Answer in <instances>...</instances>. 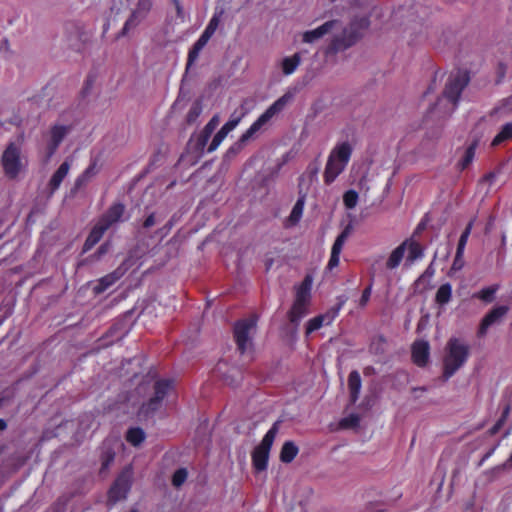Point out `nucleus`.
Returning a JSON list of instances; mask_svg holds the SVG:
<instances>
[{
    "label": "nucleus",
    "instance_id": "f257e3e1",
    "mask_svg": "<svg viewBox=\"0 0 512 512\" xmlns=\"http://www.w3.org/2000/svg\"><path fill=\"white\" fill-rule=\"evenodd\" d=\"M290 100L291 96L284 94L271 104L240 136L239 140L228 149L226 157H232L238 154L245 144L252 139L264 125H266L275 115L279 114L285 108Z\"/></svg>",
    "mask_w": 512,
    "mask_h": 512
},
{
    "label": "nucleus",
    "instance_id": "f03ea898",
    "mask_svg": "<svg viewBox=\"0 0 512 512\" xmlns=\"http://www.w3.org/2000/svg\"><path fill=\"white\" fill-rule=\"evenodd\" d=\"M470 356L469 344L457 337H451L444 348L443 371L444 381L449 380L467 362Z\"/></svg>",
    "mask_w": 512,
    "mask_h": 512
},
{
    "label": "nucleus",
    "instance_id": "7ed1b4c3",
    "mask_svg": "<svg viewBox=\"0 0 512 512\" xmlns=\"http://www.w3.org/2000/svg\"><path fill=\"white\" fill-rule=\"evenodd\" d=\"M1 164L5 176L9 179H16L25 171L26 162L21 157V148L16 143L11 142L2 153Z\"/></svg>",
    "mask_w": 512,
    "mask_h": 512
},
{
    "label": "nucleus",
    "instance_id": "20e7f679",
    "mask_svg": "<svg viewBox=\"0 0 512 512\" xmlns=\"http://www.w3.org/2000/svg\"><path fill=\"white\" fill-rule=\"evenodd\" d=\"M153 7V0H137L129 17L125 21L122 29L118 32L116 38L128 37L135 32L137 27L148 17Z\"/></svg>",
    "mask_w": 512,
    "mask_h": 512
},
{
    "label": "nucleus",
    "instance_id": "39448f33",
    "mask_svg": "<svg viewBox=\"0 0 512 512\" xmlns=\"http://www.w3.org/2000/svg\"><path fill=\"white\" fill-rule=\"evenodd\" d=\"M279 430V422H275L264 435L261 443L252 453V463L257 471H263L267 468L269 452Z\"/></svg>",
    "mask_w": 512,
    "mask_h": 512
},
{
    "label": "nucleus",
    "instance_id": "423d86ee",
    "mask_svg": "<svg viewBox=\"0 0 512 512\" xmlns=\"http://www.w3.org/2000/svg\"><path fill=\"white\" fill-rule=\"evenodd\" d=\"M70 131V125L55 123L49 128V130L46 133L43 134L47 160H49L56 153L60 144L62 143L64 138L69 134Z\"/></svg>",
    "mask_w": 512,
    "mask_h": 512
},
{
    "label": "nucleus",
    "instance_id": "0eeeda50",
    "mask_svg": "<svg viewBox=\"0 0 512 512\" xmlns=\"http://www.w3.org/2000/svg\"><path fill=\"white\" fill-rule=\"evenodd\" d=\"M256 329L255 319L238 321L234 326V337L241 354L246 353L252 346L251 336Z\"/></svg>",
    "mask_w": 512,
    "mask_h": 512
},
{
    "label": "nucleus",
    "instance_id": "6e6552de",
    "mask_svg": "<svg viewBox=\"0 0 512 512\" xmlns=\"http://www.w3.org/2000/svg\"><path fill=\"white\" fill-rule=\"evenodd\" d=\"M133 471L131 467H126L116 478L108 492L109 502L115 504L127 497L131 489Z\"/></svg>",
    "mask_w": 512,
    "mask_h": 512
},
{
    "label": "nucleus",
    "instance_id": "1a4fd4ad",
    "mask_svg": "<svg viewBox=\"0 0 512 512\" xmlns=\"http://www.w3.org/2000/svg\"><path fill=\"white\" fill-rule=\"evenodd\" d=\"M469 77L466 73L457 72L451 75L444 89V97L456 108L462 91L468 85Z\"/></svg>",
    "mask_w": 512,
    "mask_h": 512
},
{
    "label": "nucleus",
    "instance_id": "9d476101",
    "mask_svg": "<svg viewBox=\"0 0 512 512\" xmlns=\"http://www.w3.org/2000/svg\"><path fill=\"white\" fill-rule=\"evenodd\" d=\"M309 299V288L301 287L296 293L295 301L288 314L290 322L296 327L308 313Z\"/></svg>",
    "mask_w": 512,
    "mask_h": 512
},
{
    "label": "nucleus",
    "instance_id": "9b49d317",
    "mask_svg": "<svg viewBox=\"0 0 512 512\" xmlns=\"http://www.w3.org/2000/svg\"><path fill=\"white\" fill-rule=\"evenodd\" d=\"M361 35L356 31L354 25L344 29L342 35L333 38L326 49V54H336L354 45Z\"/></svg>",
    "mask_w": 512,
    "mask_h": 512
},
{
    "label": "nucleus",
    "instance_id": "f8f14e48",
    "mask_svg": "<svg viewBox=\"0 0 512 512\" xmlns=\"http://www.w3.org/2000/svg\"><path fill=\"white\" fill-rule=\"evenodd\" d=\"M172 386V380L165 379L157 381L154 385V396L142 407L145 413L156 411Z\"/></svg>",
    "mask_w": 512,
    "mask_h": 512
},
{
    "label": "nucleus",
    "instance_id": "ddd939ff",
    "mask_svg": "<svg viewBox=\"0 0 512 512\" xmlns=\"http://www.w3.org/2000/svg\"><path fill=\"white\" fill-rule=\"evenodd\" d=\"M129 269L128 261L122 262L113 272L101 277L93 287L95 294H101L121 279Z\"/></svg>",
    "mask_w": 512,
    "mask_h": 512
},
{
    "label": "nucleus",
    "instance_id": "4468645a",
    "mask_svg": "<svg viewBox=\"0 0 512 512\" xmlns=\"http://www.w3.org/2000/svg\"><path fill=\"white\" fill-rule=\"evenodd\" d=\"M509 307L507 305H501L494 307L489 313L485 315L482 319L478 334L480 336H484L489 329L494 324L499 323L508 313Z\"/></svg>",
    "mask_w": 512,
    "mask_h": 512
},
{
    "label": "nucleus",
    "instance_id": "2eb2a0df",
    "mask_svg": "<svg viewBox=\"0 0 512 512\" xmlns=\"http://www.w3.org/2000/svg\"><path fill=\"white\" fill-rule=\"evenodd\" d=\"M351 227L347 226L336 238L331 248L330 259L327 263V270H333L339 265L340 262V254L342 252L343 246L350 235Z\"/></svg>",
    "mask_w": 512,
    "mask_h": 512
},
{
    "label": "nucleus",
    "instance_id": "dca6fc26",
    "mask_svg": "<svg viewBox=\"0 0 512 512\" xmlns=\"http://www.w3.org/2000/svg\"><path fill=\"white\" fill-rule=\"evenodd\" d=\"M338 23L337 20H331L323 23L319 27L305 31L302 34V42L307 44H312L322 39L325 35L332 31V29Z\"/></svg>",
    "mask_w": 512,
    "mask_h": 512
},
{
    "label": "nucleus",
    "instance_id": "f3484780",
    "mask_svg": "<svg viewBox=\"0 0 512 512\" xmlns=\"http://www.w3.org/2000/svg\"><path fill=\"white\" fill-rule=\"evenodd\" d=\"M411 352L412 360L417 366L424 367L428 363L430 357V345L428 341H415L412 345Z\"/></svg>",
    "mask_w": 512,
    "mask_h": 512
},
{
    "label": "nucleus",
    "instance_id": "a211bd4d",
    "mask_svg": "<svg viewBox=\"0 0 512 512\" xmlns=\"http://www.w3.org/2000/svg\"><path fill=\"white\" fill-rule=\"evenodd\" d=\"M124 212L125 206L122 203H115L108 208L99 223L108 230L110 226L121 220Z\"/></svg>",
    "mask_w": 512,
    "mask_h": 512
},
{
    "label": "nucleus",
    "instance_id": "6ab92c4d",
    "mask_svg": "<svg viewBox=\"0 0 512 512\" xmlns=\"http://www.w3.org/2000/svg\"><path fill=\"white\" fill-rule=\"evenodd\" d=\"M346 166L347 165L328 155L323 175L324 182L326 184L333 183L336 178L345 170Z\"/></svg>",
    "mask_w": 512,
    "mask_h": 512
},
{
    "label": "nucleus",
    "instance_id": "aec40b11",
    "mask_svg": "<svg viewBox=\"0 0 512 512\" xmlns=\"http://www.w3.org/2000/svg\"><path fill=\"white\" fill-rule=\"evenodd\" d=\"M353 147L349 141H342L335 144L331 149L329 156L333 157L337 161L348 165L352 156Z\"/></svg>",
    "mask_w": 512,
    "mask_h": 512
},
{
    "label": "nucleus",
    "instance_id": "412c9836",
    "mask_svg": "<svg viewBox=\"0 0 512 512\" xmlns=\"http://www.w3.org/2000/svg\"><path fill=\"white\" fill-rule=\"evenodd\" d=\"M71 164L68 160H65L58 169L54 172L52 175L49 183V197H51L60 187L62 181L65 179V177L68 175L70 170Z\"/></svg>",
    "mask_w": 512,
    "mask_h": 512
},
{
    "label": "nucleus",
    "instance_id": "4be33fe9",
    "mask_svg": "<svg viewBox=\"0 0 512 512\" xmlns=\"http://www.w3.org/2000/svg\"><path fill=\"white\" fill-rule=\"evenodd\" d=\"M106 231L107 229L98 222L86 238L83 246V252H87L92 249L101 240Z\"/></svg>",
    "mask_w": 512,
    "mask_h": 512
},
{
    "label": "nucleus",
    "instance_id": "5701e85b",
    "mask_svg": "<svg viewBox=\"0 0 512 512\" xmlns=\"http://www.w3.org/2000/svg\"><path fill=\"white\" fill-rule=\"evenodd\" d=\"M99 172L97 160H93L90 165L80 174L75 180V188L79 189L85 185L91 178L96 176Z\"/></svg>",
    "mask_w": 512,
    "mask_h": 512
},
{
    "label": "nucleus",
    "instance_id": "b1692460",
    "mask_svg": "<svg viewBox=\"0 0 512 512\" xmlns=\"http://www.w3.org/2000/svg\"><path fill=\"white\" fill-rule=\"evenodd\" d=\"M348 387L350 391L351 402L355 403L360 394L361 390V377L358 371H352L348 377Z\"/></svg>",
    "mask_w": 512,
    "mask_h": 512
},
{
    "label": "nucleus",
    "instance_id": "393cba45",
    "mask_svg": "<svg viewBox=\"0 0 512 512\" xmlns=\"http://www.w3.org/2000/svg\"><path fill=\"white\" fill-rule=\"evenodd\" d=\"M301 63L300 53H295L292 56L285 57L281 61V68L284 75L288 76L293 74Z\"/></svg>",
    "mask_w": 512,
    "mask_h": 512
},
{
    "label": "nucleus",
    "instance_id": "a878e982",
    "mask_svg": "<svg viewBox=\"0 0 512 512\" xmlns=\"http://www.w3.org/2000/svg\"><path fill=\"white\" fill-rule=\"evenodd\" d=\"M406 244L407 242H403L391 252L386 262V267L388 269L392 270L399 266L405 254Z\"/></svg>",
    "mask_w": 512,
    "mask_h": 512
},
{
    "label": "nucleus",
    "instance_id": "bb28decb",
    "mask_svg": "<svg viewBox=\"0 0 512 512\" xmlns=\"http://www.w3.org/2000/svg\"><path fill=\"white\" fill-rule=\"evenodd\" d=\"M299 452L298 447L292 441H286L280 451V460L283 463H290L294 460Z\"/></svg>",
    "mask_w": 512,
    "mask_h": 512
},
{
    "label": "nucleus",
    "instance_id": "cd10ccee",
    "mask_svg": "<svg viewBox=\"0 0 512 512\" xmlns=\"http://www.w3.org/2000/svg\"><path fill=\"white\" fill-rule=\"evenodd\" d=\"M436 258V254L434 255V258L432 262L428 265V267L425 269V271L417 278L415 281V285L418 288L427 289L429 287L430 281L435 275V267H434V260Z\"/></svg>",
    "mask_w": 512,
    "mask_h": 512
},
{
    "label": "nucleus",
    "instance_id": "c85d7f7f",
    "mask_svg": "<svg viewBox=\"0 0 512 512\" xmlns=\"http://www.w3.org/2000/svg\"><path fill=\"white\" fill-rule=\"evenodd\" d=\"M452 297V286L450 283L442 284L435 295V301L440 305L447 304Z\"/></svg>",
    "mask_w": 512,
    "mask_h": 512
},
{
    "label": "nucleus",
    "instance_id": "c756f323",
    "mask_svg": "<svg viewBox=\"0 0 512 512\" xmlns=\"http://www.w3.org/2000/svg\"><path fill=\"white\" fill-rule=\"evenodd\" d=\"M499 289V285H491L485 287L473 295L474 298H478L485 303H491L494 300L495 294Z\"/></svg>",
    "mask_w": 512,
    "mask_h": 512
},
{
    "label": "nucleus",
    "instance_id": "7c9ffc66",
    "mask_svg": "<svg viewBox=\"0 0 512 512\" xmlns=\"http://www.w3.org/2000/svg\"><path fill=\"white\" fill-rule=\"evenodd\" d=\"M126 440L133 446H139L145 440L143 429L136 427L128 430Z\"/></svg>",
    "mask_w": 512,
    "mask_h": 512
},
{
    "label": "nucleus",
    "instance_id": "2f4dec72",
    "mask_svg": "<svg viewBox=\"0 0 512 512\" xmlns=\"http://www.w3.org/2000/svg\"><path fill=\"white\" fill-rule=\"evenodd\" d=\"M509 139H512V123H506L502 126L500 132L492 140L491 145L497 146Z\"/></svg>",
    "mask_w": 512,
    "mask_h": 512
},
{
    "label": "nucleus",
    "instance_id": "473e14b6",
    "mask_svg": "<svg viewBox=\"0 0 512 512\" xmlns=\"http://www.w3.org/2000/svg\"><path fill=\"white\" fill-rule=\"evenodd\" d=\"M304 204H305V197L301 196L296 201L295 205L292 208V211L290 213L289 219L292 224H296L299 222V220L302 217L303 210H304Z\"/></svg>",
    "mask_w": 512,
    "mask_h": 512
},
{
    "label": "nucleus",
    "instance_id": "72a5a7b5",
    "mask_svg": "<svg viewBox=\"0 0 512 512\" xmlns=\"http://www.w3.org/2000/svg\"><path fill=\"white\" fill-rule=\"evenodd\" d=\"M424 257V248L417 242H411L409 244V253L407 257V261L410 263L415 262L416 260H420Z\"/></svg>",
    "mask_w": 512,
    "mask_h": 512
},
{
    "label": "nucleus",
    "instance_id": "f704fd0d",
    "mask_svg": "<svg viewBox=\"0 0 512 512\" xmlns=\"http://www.w3.org/2000/svg\"><path fill=\"white\" fill-rule=\"evenodd\" d=\"M476 143H472L467 147L462 159L459 161L461 170L466 169L473 161L475 157Z\"/></svg>",
    "mask_w": 512,
    "mask_h": 512
},
{
    "label": "nucleus",
    "instance_id": "c9c22d12",
    "mask_svg": "<svg viewBox=\"0 0 512 512\" xmlns=\"http://www.w3.org/2000/svg\"><path fill=\"white\" fill-rule=\"evenodd\" d=\"M358 198V193L355 190L350 189L344 193L343 203L347 209H354L357 205Z\"/></svg>",
    "mask_w": 512,
    "mask_h": 512
},
{
    "label": "nucleus",
    "instance_id": "e433bc0d",
    "mask_svg": "<svg viewBox=\"0 0 512 512\" xmlns=\"http://www.w3.org/2000/svg\"><path fill=\"white\" fill-rule=\"evenodd\" d=\"M327 318L328 317L325 315H319V316H316V317L310 319L306 326V333L310 334V333L320 329L323 326V324Z\"/></svg>",
    "mask_w": 512,
    "mask_h": 512
},
{
    "label": "nucleus",
    "instance_id": "4c0bfd02",
    "mask_svg": "<svg viewBox=\"0 0 512 512\" xmlns=\"http://www.w3.org/2000/svg\"><path fill=\"white\" fill-rule=\"evenodd\" d=\"M222 15H223V10H221L219 12H215L214 15L212 16V18L210 19L208 25L204 29V31L206 33L210 34L211 36H213V34L215 33V31L217 30V28L219 26Z\"/></svg>",
    "mask_w": 512,
    "mask_h": 512
},
{
    "label": "nucleus",
    "instance_id": "58836bf2",
    "mask_svg": "<svg viewBox=\"0 0 512 512\" xmlns=\"http://www.w3.org/2000/svg\"><path fill=\"white\" fill-rule=\"evenodd\" d=\"M360 423V417L357 414H350L349 416L341 419L339 425L341 428H355Z\"/></svg>",
    "mask_w": 512,
    "mask_h": 512
},
{
    "label": "nucleus",
    "instance_id": "ea45409f",
    "mask_svg": "<svg viewBox=\"0 0 512 512\" xmlns=\"http://www.w3.org/2000/svg\"><path fill=\"white\" fill-rule=\"evenodd\" d=\"M115 459V453L111 449H107L101 454V471L107 470Z\"/></svg>",
    "mask_w": 512,
    "mask_h": 512
},
{
    "label": "nucleus",
    "instance_id": "a19ab883",
    "mask_svg": "<svg viewBox=\"0 0 512 512\" xmlns=\"http://www.w3.org/2000/svg\"><path fill=\"white\" fill-rule=\"evenodd\" d=\"M188 472L185 468L176 470L172 476V484L175 487H180L187 479Z\"/></svg>",
    "mask_w": 512,
    "mask_h": 512
},
{
    "label": "nucleus",
    "instance_id": "79ce46f5",
    "mask_svg": "<svg viewBox=\"0 0 512 512\" xmlns=\"http://www.w3.org/2000/svg\"><path fill=\"white\" fill-rule=\"evenodd\" d=\"M464 252L456 251L455 258L449 271V275L454 272L460 271L464 267Z\"/></svg>",
    "mask_w": 512,
    "mask_h": 512
},
{
    "label": "nucleus",
    "instance_id": "37998d69",
    "mask_svg": "<svg viewBox=\"0 0 512 512\" xmlns=\"http://www.w3.org/2000/svg\"><path fill=\"white\" fill-rule=\"evenodd\" d=\"M245 115V111H241L239 113L235 111L231 114L230 119L226 122V124L230 126L232 129H235Z\"/></svg>",
    "mask_w": 512,
    "mask_h": 512
},
{
    "label": "nucleus",
    "instance_id": "c03bdc74",
    "mask_svg": "<svg viewBox=\"0 0 512 512\" xmlns=\"http://www.w3.org/2000/svg\"><path fill=\"white\" fill-rule=\"evenodd\" d=\"M318 172L319 165L317 163L309 164L306 169L305 175H303L300 180L303 181L304 177L307 175L309 177V181L313 182L314 180H316Z\"/></svg>",
    "mask_w": 512,
    "mask_h": 512
},
{
    "label": "nucleus",
    "instance_id": "a18cd8bd",
    "mask_svg": "<svg viewBox=\"0 0 512 512\" xmlns=\"http://www.w3.org/2000/svg\"><path fill=\"white\" fill-rule=\"evenodd\" d=\"M201 50L202 49L195 44L189 50L186 67L187 69L198 59Z\"/></svg>",
    "mask_w": 512,
    "mask_h": 512
},
{
    "label": "nucleus",
    "instance_id": "49530a36",
    "mask_svg": "<svg viewBox=\"0 0 512 512\" xmlns=\"http://www.w3.org/2000/svg\"><path fill=\"white\" fill-rule=\"evenodd\" d=\"M177 19L180 20L181 23H184L188 19V15L185 13L184 8L179 0H173Z\"/></svg>",
    "mask_w": 512,
    "mask_h": 512
},
{
    "label": "nucleus",
    "instance_id": "de8ad7c7",
    "mask_svg": "<svg viewBox=\"0 0 512 512\" xmlns=\"http://www.w3.org/2000/svg\"><path fill=\"white\" fill-rule=\"evenodd\" d=\"M219 122H220V119H219V116L218 115H214L210 120L209 122L205 125L204 127V131L207 132L208 135H212V133L214 132V130L217 128V126L219 125Z\"/></svg>",
    "mask_w": 512,
    "mask_h": 512
},
{
    "label": "nucleus",
    "instance_id": "09e8293b",
    "mask_svg": "<svg viewBox=\"0 0 512 512\" xmlns=\"http://www.w3.org/2000/svg\"><path fill=\"white\" fill-rule=\"evenodd\" d=\"M371 293H372V284L368 285V287H366L362 292L361 298L359 300V306L361 308H364L367 305V303L370 300Z\"/></svg>",
    "mask_w": 512,
    "mask_h": 512
},
{
    "label": "nucleus",
    "instance_id": "8fccbe9b",
    "mask_svg": "<svg viewBox=\"0 0 512 512\" xmlns=\"http://www.w3.org/2000/svg\"><path fill=\"white\" fill-rule=\"evenodd\" d=\"M156 222V214L152 212L144 219L141 228L145 230L150 229L156 224Z\"/></svg>",
    "mask_w": 512,
    "mask_h": 512
},
{
    "label": "nucleus",
    "instance_id": "3c124183",
    "mask_svg": "<svg viewBox=\"0 0 512 512\" xmlns=\"http://www.w3.org/2000/svg\"><path fill=\"white\" fill-rule=\"evenodd\" d=\"M223 140H224V138H222V136L220 134L216 133L207 149V152L211 153V152L215 151L219 147V145L222 143Z\"/></svg>",
    "mask_w": 512,
    "mask_h": 512
},
{
    "label": "nucleus",
    "instance_id": "603ef678",
    "mask_svg": "<svg viewBox=\"0 0 512 512\" xmlns=\"http://www.w3.org/2000/svg\"><path fill=\"white\" fill-rule=\"evenodd\" d=\"M211 37L212 36L210 34L203 31L198 40L194 44L203 49L208 43V41L211 39Z\"/></svg>",
    "mask_w": 512,
    "mask_h": 512
},
{
    "label": "nucleus",
    "instance_id": "864d4df0",
    "mask_svg": "<svg viewBox=\"0 0 512 512\" xmlns=\"http://www.w3.org/2000/svg\"><path fill=\"white\" fill-rule=\"evenodd\" d=\"M504 424L505 422L503 421V419H498L497 422L489 429V434L491 436L496 435Z\"/></svg>",
    "mask_w": 512,
    "mask_h": 512
},
{
    "label": "nucleus",
    "instance_id": "5fc2aeb1",
    "mask_svg": "<svg viewBox=\"0 0 512 512\" xmlns=\"http://www.w3.org/2000/svg\"><path fill=\"white\" fill-rule=\"evenodd\" d=\"M468 238H469L468 235L461 234V236L459 238V241H458V245H457L456 251L464 252L466 244H467V241H468Z\"/></svg>",
    "mask_w": 512,
    "mask_h": 512
},
{
    "label": "nucleus",
    "instance_id": "6e6d98bb",
    "mask_svg": "<svg viewBox=\"0 0 512 512\" xmlns=\"http://www.w3.org/2000/svg\"><path fill=\"white\" fill-rule=\"evenodd\" d=\"M505 73H506V65L503 63H499L497 66V75H498L497 82H501L503 80V78L505 77Z\"/></svg>",
    "mask_w": 512,
    "mask_h": 512
},
{
    "label": "nucleus",
    "instance_id": "4d7b16f0",
    "mask_svg": "<svg viewBox=\"0 0 512 512\" xmlns=\"http://www.w3.org/2000/svg\"><path fill=\"white\" fill-rule=\"evenodd\" d=\"M210 136H211V135H208V134H207V132H205V131L203 130V131H202V133H201V134H200V136H199L198 144H199L200 146L204 147V146L207 144V142H208V140H209Z\"/></svg>",
    "mask_w": 512,
    "mask_h": 512
},
{
    "label": "nucleus",
    "instance_id": "13d9d810",
    "mask_svg": "<svg viewBox=\"0 0 512 512\" xmlns=\"http://www.w3.org/2000/svg\"><path fill=\"white\" fill-rule=\"evenodd\" d=\"M510 410H511V407H510L509 404H507L505 406V408L503 409L502 415H501V417L499 419H503V421L506 422L508 417H509Z\"/></svg>",
    "mask_w": 512,
    "mask_h": 512
},
{
    "label": "nucleus",
    "instance_id": "bf43d9fd",
    "mask_svg": "<svg viewBox=\"0 0 512 512\" xmlns=\"http://www.w3.org/2000/svg\"><path fill=\"white\" fill-rule=\"evenodd\" d=\"M474 219H472L468 224L467 226L465 227L464 231L462 232V234H466L468 236H470L471 234V231L473 229V225H474Z\"/></svg>",
    "mask_w": 512,
    "mask_h": 512
},
{
    "label": "nucleus",
    "instance_id": "052dcab7",
    "mask_svg": "<svg viewBox=\"0 0 512 512\" xmlns=\"http://www.w3.org/2000/svg\"><path fill=\"white\" fill-rule=\"evenodd\" d=\"M503 469L511 468L512 467V451L508 459L501 465Z\"/></svg>",
    "mask_w": 512,
    "mask_h": 512
},
{
    "label": "nucleus",
    "instance_id": "680f3d73",
    "mask_svg": "<svg viewBox=\"0 0 512 512\" xmlns=\"http://www.w3.org/2000/svg\"><path fill=\"white\" fill-rule=\"evenodd\" d=\"M107 250H108V247L106 244L101 245L97 251L98 256L99 257L102 256L103 254H105L107 252Z\"/></svg>",
    "mask_w": 512,
    "mask_h": 512
},
{
    "label": "nucleus",
    "instance_id": "e2e57ef3",
    "mask_svg": "<svg viewBox=\"0 0 512 512\" xmlns=\"http://www.w3.org/2000/svg\"><path fill=\"white\" fill-rule=\"evenodd\" d=\"M496 449H497V445H496V446H494L493 448H491V449H490V450H489V451L484 455V457H483L482 461H485V460H487L489 457H491V456L494 454V452H495V450H496Z\"/></svg>",
    "mask_w": 512,
    "mask_h": 512
},
{
    "label": "nucleus",
    "instance_id": "0e129e2a",
    "mask_svg": "<svg viewBox=\"0 0 512 512\" xmlns=\"http://www.w3.org/2000/svg\"><path fill=\"white\" fill-rule=\"evenodd\" d=\"M494 179H495L494 173H488L483 177L484 181H489L490 183H492L494 181Z\"/></svg>",
    "mask_w": 512,
    "mask_h": 512
},
{
    "label": "nucleus",
    "instance_id": "69168bd1",
    "mask_svg": "<svg viewBox=\"0 0 512 512\" xmlns=\"http://www.w3.org/2000/svg\"><path fill=\"white\" fill-rule=\"evenodd\" d=\"M222 130H224L226 133H230L233 129L228 126L226 123L221 127Z\"/></svg>",
    "mask_w": 512,
    "mask_h": 512
},
{
    "label": "nucleus",
    "instance_id": "338daca9",
    "mask_svg": "<svg viewBox=\"0 0 512 512\" xmlns=\"http://www.w3.org/2000/svg\"><path fill=\"white\" fill-rule=\"evenodd\" d=\"M7 427L6 422L3 419H0V431L5 430Z\"/></svg>",
    "mask_w": 512,
    "mask_h": 512
},
{
    "label": "nucleus",
    "instance_id": "774afa93",
    "mask_svg": "<svg viewBox=\"0 0 512 512\" xmlns=\"http://www.w3.org/2000/svg\"><path fill=\"white\" fill-rule=\"evenodd\" d=\"M218 134H220L222 136V138H226V136L228 135V133H226L224 130L220 129L218 132Z\"/></svg>",
    "mask_w": 512,
    "mask_h": 512
}]
</instances>
